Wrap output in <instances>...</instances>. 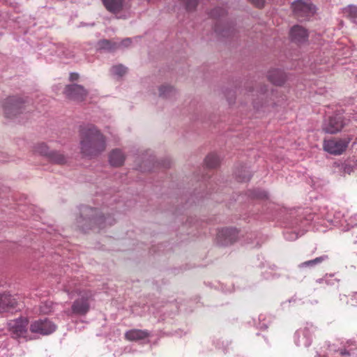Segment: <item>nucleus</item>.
<instances>
[{
	"label": "nucleus",
	"instance_id": "1",
	"mask_svg": "<svg viewBox=\"0 0 357 357\" xmlns=\"http://www.w3.org/2000/svg\"><path fill=\"white\" fill-rule=\"evenodd\" d=\"M80 150L86 157H95L106 149L105 137L94 126L89 125L80 130Z\"/></svg>",
	"mask_w": 357,
	"mask_h": 357
},
{
	"label": "nucleus",
	"instance_id": "2",
	"mask_svg": "<svg viewBox=\"0 0 357 357\" xmlns=\"http://www.w3.org/2000/svg\"><path fill=\"white\" fill-rule=\"evenodd\" d=\"M351 141V137H350L325 139L323 142V149L331 155H340L347 150Z\"/></svg>",
	"mask_w": 357,
	"mask_h": 357
},
{
	"label": "nucleus",
	"instance_id": "3",
	"mask_svg": "<svg viewBox=\"0 0 357 357\" xmlns=\"http://www.w3.org/2000/svg\"><path fill=\"white\" fill-rule=\"evenodd\" d=\"M75 293L81 296L80 298L75 300L72 305V311L77 314L84 315L90 308L89 300L93 294L90 290L81 291L79 289L75 290Z\"/></svg>",
	"mask_w": 357,
	"mask_h": 357
},
{
	"label": "nucleus",
	"instance_id": "4",
	"mask_svg": "<svg viewBox=\"0 0 357 357\" xmlns=\"http://www.w3.org/2000/svg\"><path fill=\"white\" fill-rule=\"evenodd\" d=\"M29 329L33 333L48 335L56 331V326L47 318L38 319L31 323Z\"/></svg>",
	"mask_w": 357,
	"mask_h": 357
},
{
	"label": "nucleus",
	"instance_id": "5",
	"mask_svg": "<svg viewBox=\"0 0 357 357\" xmlns=\"http://www.w3.org/2000/svg\"><path fill=\"white\" fill-rule=\"evenodd\" d=\"M24 107V102L18 97L8 98L3 105L5 116L12 118L22 112Z\"/></svg>",
	"mask_w": 357,
	"mask_h": 357
},
{
	"label": "nucleus",
	"instance_id": "6",
	"mask_svg": "<svg viewBox=\"0 0 357 357\" xmlns=\"http://www.w3.org/2000/svg\"><path fill=\"white\" fill-rule=\"evenodd\" d=\"M291 8L295 16L299 20H305L315 13L314 6L310 3H306L303 0H297L292 3Z\"/></svg>",
	"mask_w": 357,
	"mask_h": 357
},
{
	"label": "nucleus",
	"instance_id": "7",
	"mask_svg": "<svg viewBox=\"0 0 357 357\" xmlns=\"http://www.w3.org/2000/svg\"><path fill=\"white\" fill-rule=\"evenodd\" d=\"M346 126L343 116L335 114L330 116L323 124L322 130L326 133L335 134L340 132Z\"/></svg>",
	"mask_w": 357,
	"mask_h": 357
},
{
	"label": "nucleus",
	"instance_id": "8",
	"mask_svg": "<svg viewBox=\"0 0 357 357\" xmlns=\"http://www.w3.org/2000/svg\"><path fill=\"white\" fill-rule=\"evenodd\" d=\"M63 93L68 98L79 102L84 101L88 96L83 86L75 84L66 85Z\"/></svg>",
	"mask_w": 357,
	"mask_h": 357
},
{
	"label": "nucleus",
	"instance_id": "9",
	"mask_svg": "<svg viewBox=\"0 0 357 357\" xmlns=\"http://www.w3.org/2000/svg\"><path fill=\"white\" fill-rule=\"evenodd\" d=\"M238 231L234 228H223L218 231L217 241L222 245H229L238 240Z\"/></svg>",
	"mask_w": 357,
	"mask_h": 357
},
{
	"label": "nucleus",
	"instance_id": "10",
	"mask_svg": "<svg viewBox=\"0 0 357 357\" xmlns=\"http://www.w3.org/2000/svg\"><path fill=\"white\" fill-rule=\"evenodd\" d=\"M29 321L26 318H20L9 323L10 331L17 337H26Z\"/></svg>",
	"mask_w": 357,
	"mask_h": 357
},
{
	"label": "nucleus",
	"instance_id": "11",
	"mask_svg": "<svg viewBox=\"0 0 357 357\" xmlns=\"http://www.w3.org/2000/svg\"><path fill=\"white\" fill-rule=\"evenodd\" d=\"M17 306L16 299L8 293L0 294V314L14 310Z\"/></svg>",
	"mask_w": 357,
	"mask_h": 357
},
{
	"label": "nucleus",
	"instance_id": "12",
	"mask_svg": "<svg viewBox=\"0 0 357 357\" xmlns=\"http://www.w3.org/2000/svg\"><path fill=\"white\" fill-rule=\"evenodd\" d=\"M290 36L293 41L297 43H301L307 40L308 33L305 29L299 25H296L291 28L290 31Z\"/></svg>",
	"mask_w": 357,
	"mask_h": 357
},
{
	"label": "nucleus",
	"instance_id": "13",
	"mask_svg": "<svg viewBox=\"0 0 357 357\" xmlns=\"http://www.w3.org/2000/svg\"><path fill=\"white\" fill-rule=\"evenodd\" d=\"M150 335L147 330L131 329L125 333V338L128 341H138L144 340Z\"/></svg>",
	"mask_w": 357,
	"mask_h": 357
},
{
	"label": "nucleus",
	"instance_id": "14",
	"mask_svg": "<svg viewBox=\"0 0 357 357\" xmlns=\"http://www.w3.org/2000/svg\"><path fill=\"white\" fill-rule=\"evenodd\" d=\"M125 0H102L105 8L110 13L117 14L123 10Z\"/></svg>",
	"mask_w": 357,
	"mask_h": 357
},
{
	"label": "nucleus",
	"instance_id": "15",
	"mask_svg": "<svg viewBox=\"0 0 357 357\" xmlns=\"http://www.w3.org/2000/svg\"><path fill=\"white\" fill-rule=\"evenodd\" d=\"M267 77L268 80L272 84L277 86L282 85L286 80V76L284 73L278 69H273L270 70Z\"/></svg>",
	"mask_w": 357,
	"mask_h": 357
},
{
	"label": "nucleus",
	"instance_id": "16",
	"mask_svg": "<svg viewBox=\"0 0 357 357\" xmlns=\"http://www.w3.org/2000/svg\"><path fill=\"white\" fill-rule=\"evenodd\" d=\"M125 160V156L121 151L115 149L109 155V162L112 166H121Z\"/></svg>",
	"mask_w": 357,
	"mask_h": 357
},
{
	"label": "nucleus",
	"instance_id": "17",
	"mask_svg": "<svg viewBox=\"0 0 357 357\" xmlns=\"http://www.w3.org/2000/svg\"><path fill=\"white\" fill-rule=\"evenodd\" d=\"M342 13L344 17L349 19L352 22L357 20V6L350 4L342 8Z\"/></svg>",
	"mask_w": 357,
	"mask_h": 357
},
{
	"label": "nucleus",
	"instance_id": "18",
	"mask_svg": "<svg viewBox=\"0 0 357 357\" xmlns=\"http://www.w3.org/2000/svg\"><path fill=\"white\" fill-rule=\"evenodd\" d=\"M54 163L63 165L67 162V158L59 151H51L47 157Z\"/></svg>",
	"mask_w": 357,
	"mask_h": 357
},
{
	"label": "nucleus",
	"instance_id": "19",
	"mask_svg": "<svg viewBox=\"0 0 357 357\" xmlns=\"http://www.w3.org/2000/svg\"><path fill=\"white\" fill-rule=\"evenodd\" d=\"M270 106L274 107L275 103H273L272 102H269L268 100H266L264 102H261L259 101L255 100L253 102L254 109L256 110L257 112H259V113H260V112L265 113V112H269Z\"/></svg>",
	"mask_w": 357,
	"mask_h": 357
},
{
	"label": "nucleus",
	"instance_id": "20",
	"mask_svg": "<svg viewBox=\"0 0 357 357\" xmlns=\"http://www.w3.org/2000/svg\"><path fill=\"white\" fill-rule=\"evenodd\" d=\"M205 164L208 168H215L220 164V158L216 154L210 153L205 158Z\"/></svg>",
	"mask_w": 357,
	"mask_h": 357
},
{
	"label": "nucleus",
	"instance_id": "21",
	"mask_svg": "<svg viewBox=\"0 0 357 357\" xmlns=\"http://www.w3.org/2000/svg\"><path fill=\"white\" fill-rule=\"evenodd\" d=\"M328 259L327 255H323L312 260L304 261L298 265L299 268L313 267Z\"/></svg>",
	"mask_w": 357,
	"mask_h": 357
},
{
	"label": "nucleus",
	"instance_id": "22",
	"mask_svg": "<svg viewBox=\"0 0 357 357\" xmlns=\"http://www.w3.org/2000/svg\"><path fill=\"white\" fill-rule=\"evenodd\" d=\"M176 94L175 89L168 85H163L159 89V96L162 98H170Z\"/></svg>",
	"mask_w": 357,
	"mask_h": 357
},
{
	"label": "nucleus",
	"instance_id": "23",
	"mask_svg": "<svg viewBox=\"0 0 357 357\" xmlns=\"http://www.w3.org/2000/svg\"><path fill=\"white\" fill-rule=\"evenodd\" d=\"M98 45L100 48L109 51H113L117 49V43L107 39L100 40Z\"/></svg>",
	"mask_w": 357,
	"mask_h": 357
},
{
	"label": "nucleus",
	"instance_id": "24",
	"mask_svg": "<svg viewBox=\"0 0 357 357\" xmlns=\"http://www.w3.org/2000/svg\"><path fill=\"white\" fill-rule=\"evenodd\" d=\"M33 151L36 153H38L47 157L49 156V154L51 152L49 151V148L45 143H39L36 144L33 148Z\"/></svg>",
	"mask_w": 357,
	"mask_h": 357
},
{
	"label": "nucleus",
	"instance_id": "25",
	"mask_svg": "<svg viewBox=\"0 0 357 357\" xmlns=\"http://www.w3.org/2000/svg\"><path fill=\"white\" fill-rule=\"evenodd\" d=\"M215 31L218 34L222 35V36H229L233 31L231 30V27L229 25H225L224 27L221 28L220 24H215Z\"/></svg>",
	"mask_w": 357,
	"mask_h": 357
},
{
	"label": "nucleus",
	"instance_id": "26",
	"mask_svg": "<svg viewBox=\"0 0 357 357\" xmlns=\"http://www.w3.org/2000/svg\"><path fill=\"white\" fill-rule=\"evenodd\" d=\"M185 6L186 10L188 11L194 10L199 0H181Z\"/></svg>",
	"mask_w": 357,
	"mask_h": 357
},
{
	"label": "nucleus",
	"instance_id": "27",
	"mask_svg": "<svg viewBox=\"0 0 357 357\" xmlns=\"http://www.w3.org/2000/svg\"><path fill=\"white\" fill-rule=\"evenodd\" d=\"M226 15V11L222 8H215L211 12V15L213 18H222Z\"/></svg>",
	"mask_w": 357,
	"mask_h": 357
},
{
	"label": "nucleus",
	"instance_id": "28",
	"mask_svg": "<svg viewBox=\"0 0 357 357\" xmlns=\"http://www.w3.org/2000/svg\"><path fill=\"white\" fill-rule=\"evenodd\" d=\"M112 71L115 75L123 76L127 72V68L123 65H117L112 67Z\"/></svg>",
	"mask_w": 357,
	"mask_h": 357
},
{
	"label": "nucleus",
	"instance_id": "29",
	"mask_svg": "<svg viewBox=\"0 0 357 357\" xmlns=\"http://www.w3.org/2000/svg\"><path fill=\"white\" fill-rule=\"evenodd\" d=\"M132 43V40L130 38H127L121 40V43H117V49L120 47H129Z\"/></svg>",
	"mask_w": 357,
	"mask_h": 357
},
{
	"label": "nucleus",
	"instance_id": "30",
	"mask_svg": "<svg viewBox=\"0 0 357 357\" xmlns=\"http://www.w3.org/2000/svg\"><path fill=\"white\" fill-rule=\"evenodd\" d=\"M255 6L262 8L264 4V0H249Z\"/></svg>",
	"mask_w": 357,
	"mask_h": 357
},
{
	"label": "nucleus",
	"instance_id": "31",
	"mask_svg": "<svg viewBox=\"0 0 357 357\" xmlns=\"http://www.w3.org/2000/svg\"><path fill=\"white\" fill-rule=\"evenodd\" d=\"M79 77V75L77 73H71L70 74L69 80L70 82L77 81Z\"/></svg>",
	"mask_w": 357,
	"mask_h": 357
},
{
	"label": "nucleus",
	"instance_id": "32",
	"mask_svg": "<svg viewBox=\"0 0 357 357\" xmlns=\"http://www.w3.org/2000/svg\"><path fill=\"white\" fill-rule=\"evenodd\" d=\"M250 179V177H243L242 178H240V181H246Z\"/></svg>",
	"mask_w": 357,
	"mask_h": 357
},
{
	"label": "nucleus",
	"instance_id": "33",
	"mask_svg": "<svg viewBox=\"0 0 357 357\" xmlns=\"http://www.w3.org/2000/svg\"><path fill=\"white\" fill-rule=\"evenodd\" d=\"M266 91V89L261 88V89H260V93H264Z\"/></svg>",
	"mask_w": 357,
	"mask_h": 357
},
{
	"label": "nucleus",
	"instance_id": "34",
	"mask_svg": "<svg viewBox=\"0 0 357 357\" xmlns=\"http://www.w3.org/2000/svg\"><path fill=\"white\" fill-rule=\"evenodd\" d=\"M66 291H67L69 294H71V293L73 292V291H70V289H66Z\"/></svg>",
	"mask_w": 357,
	"mask_h": 357
},
{
	"label": "nucleus",
	"instance_id": "35",
	"mask_svg": "<svg viewBox=\"0 0 357 357\" xmlns=\"http://www.w3.org/2000/svg\"><path fill=\"white\" fill-rule=\"evenodd\" d=\"M341 354H342V355H344V354H348V353H347V352H346V351H344V352H342H342H341Z\"/></svg>",
	"mask_w": 357,
	"mask_h": 357
}]
</instances>
